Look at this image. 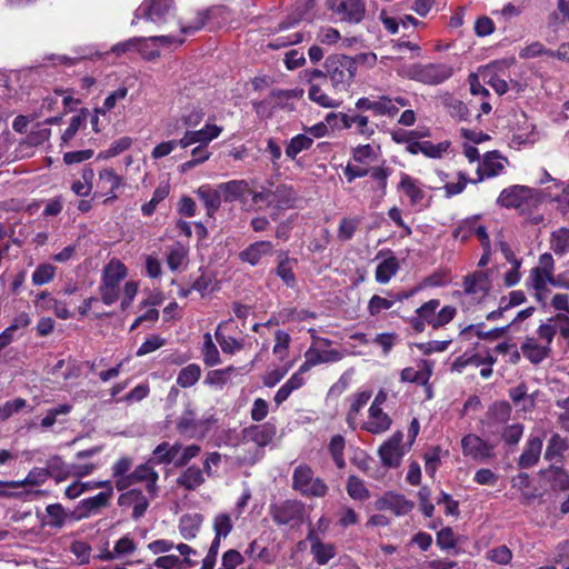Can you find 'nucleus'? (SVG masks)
Here are the masks:
<instances>
[{
	"mask_svg": "<svg viewBox=\"0 0 569 569\" xmlns=\"http://www.w3.org/2000/svg\"><path fill=\"white\" fill-rule=\"evenodd\" d=\"M251 201L253 204H263L271 208L270 217L272 220L278 219V211L292 208L297 201V192L291 186L279 183L276 184L267 181L260 187V190L251 192Z\"/></svg>",
	"mask_w": 569,
	"mask_h": 569,
	"instance_id": "obj_1",
	"label": "nucleus"
},
{
	"mask_svg": "<svg viewBox=\"0 0 569 569\" xmlns=\"http://www.w3.org/2000/svg\"><path fill=\"white\" fill-rule=\"evenodd\" d=\"M325 69L331 83V91L335 94H339L348 92L353 83L358 63L352 57L336 53L327 57Z\"/></svg>",
	"mask_w": 569,
	"mask_h": 569,
	"instance_id": "obj_2",
	"label": "nucleus"
},
{
	"mask_svg": "<svg viewBox=\"0 0 569 569\" xmlns=\"http://www.w3.org/2000/svg\"><path fill=\"white\" fill-rule=\"evenodd\" d=\"M555 330L551 323H542L537 329V337H526L520 345L521 355L532 365H539L551 356Z\"/></svg>",
	"mask_w": 569,
	"mask_h": 569,
	"instance_id": "obj_3",
	"label": "nucleus"
},
{
	"mask_svg": "<svg viewBox=\"0 0 569 569\" xmlns=\"http://www.w3.org/2000/svg\"><path fill=\"white\" fill-rule=\"evenodd\" d=\"M541 202V198L537 191L526 186H511L503 189L497 203L503 208H513L520 213L529 212L531 208H537Z\"/></svg>",
	"mask_w": 569,
	"mask_h": 569,
	"instance_id": "obj_4",
	"label": "nucleus"
},
{
	"mask_svg": "<svg viewBox=\"0 0 569 569\" xmlns=\"http://www.w3.org/2000/svg\"><path fill=\"white\" fill-rule=\"evenodd\" d=\"M400 76L425 84H439L452 76V68L446 63H415L405 67Z\"/></svg>",
	"mask_w": 569,
	"mask_h": 569,
	"instance_id": "obj_5",
	"label": "nucleus"
},
{
	"mask_svg": "<svg viewBox=\"0 0 569 569\" xmlns=\"http://www.w3.org/2000/svg\"><path fill=\"white\" fill-rule=\"evenodd\" d=\"M292 489L305 497H325L328 486L318 477L308 465H299L292 475Z\"/></svg>",
	"mask_w": 569,
	"mask_h": 569,
	"instance_id": "obj_6",
	"label": "nucleus"
},
{
	"mask_svg": "<svg viewBox=\"0 0 569 569\" xmlns=\"http://www.w3.org/2000/svg\"><path fill=\"white\" fill-rule=\"evenodd\" d=\"M173 11V0H143L133 13L131 26L138 24L141 19L158 26L163 24Z\"/></svg>",
	"mask_w": 569,
	"mask_h": 569,
	"instance_id": "obj_7",
	"label": "nucleus"
},
{
	"mask_svg": "<svg viewBox=\"0 0 569 569\" xmlns=\"http://www.w3.org/2000/svg\"><path fill=\"white\" fill-rule=\"evenodd\" d=\"M305 503L300 500H286L270 506V515L277 525H299L303 520Z\"/></svg>",
	"mask_w": 569,
	"mask_h": 569,
	"instance_id": "obj_8",
	"label": "nucleus"
},
{
	"mask_svg": "<svg viewBox=\"0 0 569 569\" xmlns=\"http://www.w3.org/2000/svg\"><path fill=\"white\" fill-rule=\"evenodd\" d=\"M402 431H396L387 441L380 446L378 455L386 467L396 468L400 465L402 457L409 449L406 445L402 443Z\"/></svg>",
	"mask_w": 569,
	"mask_h": 569,
	"instance_id": "obj_9",
	"label": "nucleus"
},
{
	"mask_svg": "<svg viewBox=\"0 0 569 569\" xmlns=\"http://www.w3.org/2000/svg\"><path fill=\"white\" fill-rule=\"evenodd\" d=\"M328 7L349 22H359L365 16V4L361 0H328Z\"/></svg>",
	"mask_w": 569,
	"mask_h": 569,
	"instance_id": "obj_10",
	"label": "nucleus"
},
{
	"mask_svg": "<svg viewBox=\"0 0 569 569\" xmlns=\"http://www.w3.org/2000/svg\"><path fill=\"white\" fill-rule=\"evenodd\" d=\"M461 448L465 456L475 460L481 461L493 456V447L472 433L462 438Z\"/></svg>",
	"mask_w": 569,
	"mask_h": 569,
	"instance_id": "obj_11",
	"label": "nucleus"
},
{
	"mask_svg": "<svg viewBox=\"0 0 569 569\" xmlns=\"http://www.w3.org/2000/svg\"><path fill=\"white\" fill-rule=\"evenodd\" d=\"M219 192H222L224 202L239 201L243 204L247 202V197L253 192L250 183L244 179L221 182L219 183Z\"/></svg>",
	"mask_w": 569,
	"mask_h": 569,
	"instance_id": "obj_12",
	"label": "nucleus"
},
{
	"mask_svg": "<svg viewBox=\"0 0 569 569\" xmlns=\"http://www.w3.org/2000/svg\"><path fill=\"white\" fill-rule=\"evenodd\" d=\"M307 540L310 542V552L319 566L327 565L332 558L336 557V546L333 543L322 542L315 529L311 528L309 530Z\"/></svg>",
	"mask_w": 569,
	"mask_h": 569,
	"instance_id": "obj_13",
	"label": "nucleus"
},
{
	"mask_svg": "<svg viewBox=\"0 0 569 569\" xmlns=\"http://www.w3.org/2000/svg\"><path fill=\"white\" fill-rule=\"evenodd\" d=\"M137 550V543L128 535L121 537L113 546V549L103 548L99 553L93 556V559L101 561H113L123 559L132 555Z\"/></svg>",
	"mask_w": 569,
	"mask_h": 569,
	"instance_id": "obj_14",
	"label": "nucleus"
},
{
	"mask_svg": "<svg viewBox=\"0 0 569 569\" xmlns=\"http://www.w3.org/2000/svg\"><path fill=\"white\" fill-rule=\"evenodd\" d=\"M419 369H413L411 367H407L401 370L400 379L403 382H415L421 386L427 387L428 398H431L430 387L428 386V381L433 371V363L429 360H422L418 365Z\"/></svg>",
	"mask_w": 569,
	"mask_h": 569,
	"instance_id": "obj_15",
	"label": "nucleus"
},
{
	"mask_svg": "<svg viewBox=\"0 0 569 569\" xmlns=\"http://www.w3.org/2000/svg\"><path fill=\"white\" fill-rule=\"evenodd\" d=\"M356 108L359 110H371L376 116L395 117L399 108L393 104V100L387 96L379 97L377 100L369 98H360L356 102Z\"/></svg>",
	"mask_w": 569,
	"mask_h": 569,
	"instance_id": "obj_16",
	"label": "nucleus"
},
{
	"mask_svg": "<svg viewBox=\"0 0 569 569\" xmlns=\"http://www.w3.org/2000/svg\"><path fill=\"white\" fill-rule=\"evenodd\" d=\"M120 507H131L132 518H141L149 507V499L138 489H131L121 493L118 498Z\"/></svg>",
	"mask_w": 569,
	"mask_h": 569,
	"instance_id": "obj_17",
	"label": "nucleus"
},
{
	"mask_svg": "<svg viewBox=\"0 0 569 569\" xmlns=\"http://www.w3.org/2000/svg\"><path fill=\"white\" fill-rule=\"evenodd\" d=\"M505 159L501 158L497 151L487 152L483 160L477 166V176L478 178L472 180V183H477L482 181L486 177H496L503 169Z\"/></svg>",
	"mask_w": 569,
	"mask_h": 569,
	"instance_id": "obj_18",
	"label": "nucleus"
},
{
	"mask_svg": "<svg viewBox=\"0 0 569 569\" xmlns=\"http://www.w3.org/2000/svg\"><path fill=\"white\" fill-rule=\"evenodd\" d=\"M113 497V490H106L98 495L83 499L79 502L78 510L80 511L79 518H89L97 515L101 509L107 508Z\"/></svg>",
	"mask_w": 569,
	"mask_h": 569,
	"instance_id": "obj_19",
	"label": "nucleus"
},
{
	"mask_svg": "<svg viewBox=\"0 0 569 569\" xmlns=\"http://www.w3.org/2000/svg\"><path fill=\"white\" fill-rule=\"evenodd\" d=\"M272 252V242L262 240L249 244L240 252L239 258L241 261L247 262L250 266H257L262 258L271 256Z\"/></svg>",
	"mask_w": 569,
	"mask_h": 569,
	"instance_id": "obj_20",
	"label": "nucleus"
},
{
	"mask_svg": "<svg viewBox=\"0 0 569 569\" xmlns=\"http://www.w3.org/2000/svg\"><path fill=\"white\" fill-rule=\"evenodd\" d=\"M391 423V418L381 408L370 407L368 420L362 428L370 433L380 435L389 430Z\"/></svg>",
	"mask_w": 569,
	"mask_h": 569,
	"instance_id": "obj_21",
	"label": "nucleus"
},
{
	"mask_svg": "<svg viewBox=\"0 0 569 569\" xmlns=\"http://www.w3.org/2000/svg\"><path fill=\"white\" fill-rule=\"evenodd\" d=\"M377 507L380 510H390L396 516H403L412 510L413 503L401 495L388 493L377 501Z\"/></svg>",
	"mask_w": 569,
	"mask_h": 569,
	"instance_id": "obj_22",
	"label": "nucleus"
},
{
	"mask_svg": "<svg viewBox=\"0 0 569 569\" xmlns=\"http://www.w3.org/2000/svg\"><path fill=\"white\" fill-rule=\"evenodd\" d=\"M206 482V475L196 465L186 468L177 478L176 483L188 491H194Z\"/></svg>",
	"mask_w": 569,
	"mask_h": 569,
	"instance_id": "obj_23",
	"label": "nucleus"
},
{
	"mask_svg": "<svg viewBox=\"0 0 569 569\" xmlns=\"http://www.w3.org/2000/svg\"><path fill=\"white\" fill-rule=\"evenodd\" d=\"M158 472L149 463L140 465L131 472V479H133L134 483L147 482L146 488L151 499L156 498L158 493Z\"/></svg>",
	"mask_w": 569,
	"mask_h": 569,
	"instance_id": "obj_24",
	"label": "nucleus"
},
{
	"mask_svg": "<svg viewBox=\"0 0 569 569\" xmlns=\"http://www.w3.org/2000/svg\"><path fill=\"white\" fill-rule=\"evenodd\" d=\"M441 106L447 112L457 121H467L470 118V112L467 104L453 97L451 93H443L439 97Z\"/></svg>",
	"mask_w": 569,
	"mask_h": 569,
	"instance_id": "obj_25",
	"label": "nucleus"
},
{
	"mask_svg": "<svg viewBox=\"0 0 569 569\" xmlns=\"http://www.w3.org/2000/svg\"><path fill=\"white\" fill-rule=\"evenodd\" d=\"M219 184L216 188H211L208 184L201 186L197 190V196L203 202L207 214L209 217H213V214L219 210L221 206V201L223 200L222 192H219Z\"/></svg>",
	"mask_w": 569,
	"mask_h": 569,
	"instance_id": "obj_26",
	"label": "nucleus"
},
{
	"mask_svg": "<svg viewBox=\"0 0 569 569\" xmlns=\"http://www.w3.org/2000/svg\"><path fill=\"white\" fill-rule=\"evenodd\" d=\"M465 292L468 295H475L477 297H483L490 290V281L486 272L477 271L465 278L463 281Z\"/></svg>",
	"mask_w": 569,
	"mask_h": 569,
	"instance_id": "obj_27",
	"label": "nucleus"
},
{
	"mask_svg": "<svg viewBox=\"0 0 569 569\" xmlns=\"http://www.w3.org/2000/svg\"><path fill=\"white\" fill-rule=\"evenodd\" d=\"M242 433L244 442H252L259 448L267 446L273 437V431L268 425L250 426L244 428Z\"/></svg>",
	"mask_w": 569,
	"mask_h": 569,
	"instance_id": "obj_28",
	"label": "nucleus"
},
{
	"mask_svg": "<svg viewBox=\"0 0 569 569\" xmlns=\"http://www.w3.org/2000/svg\"><path fill=\"white\" fill-rule=\"evenodd\" d=\"M337 94L328 93L320 83L311 82L308 97L309 99L323 108H338L341 106L342 101L336 97Z\"/></svg>",
	"mask_w": 569,
	"mask_h": 569,
	"instance_id": "obj_29",
	"label": "nucleus"
},
{
	"mask_svg": "<svg viewBox=\"0 0 569 569\" xmlns=\"http://www.w3.org/2000/svg\"><path fill=\"white\" fill-rule=\"evenodd\" d=\"M541 449L542 440L538 437L530 438L526 443L523 452L519 457L518 466L522 469L535 466L539 460Z\"/></svg>",
	"mask_w": 569,
	"mask_h": 569,
	"instance_id": "obj_30",
	"label": "nucleus"
},
{
	"mask_svg": "<svg viewBox=\"0 0 569 569\" xmlns=\"http://www.w3.org/2000/svg\"><path fill=\"white\" fill-rule=\"evenodd\" d=\"M48 471L43 468H33L23 480L0 481V487L21 488L24 486H39L48 479Z\"/></svg>",
	"mask_w": 569,
	"mask_h": 569,
	"instance_id": "obj_31",
	"label": "nucleus"
},
{
	"mask_svg": "<svg viewBox=\"0 0 569 569\" xmlns=\"http://www.w3.org/2000/svg\"><path fill=\"white\" fill-rule=\"evenodd\" d=\"M345 449L346 439L342 435L332 436L327 445V450L338 469L346 467Z\"/></svg>",
	"mask_w": 569,
	"mask_h": 569,
	"instance_id": "obj_32",
	"label": "nucleus"
},
{
	"mask_svg": "<svg viewBox=\"0 0 569 569\" xmlns=\"http://www.w3.org/2000/svg\"><path fill=\"white\" fill-rule=\"evenodd\" d=\"M528 282L532 289H546L548 283H551L552 286L556 287H565L569 289V282L561 283L559 280H555L552 274L538 270L536 268L531 269Z\"/></svg>",
	"mask_w": 569,
	"mask_h": 569,
	"instance_id": "obj_33",
	"label": "nucleus"
},
{
	"mask_svg": "<svg viewBox=\"0 0 569 569\" xmlns=\"http://www.w3.org/2000/svg\"><path fill=\"white\" fill-rule=\"evenodd\" d=\"M368 174L376 182L372 190L378 193V201H380L387 193V181L391 174V170L383 166L371 167L369 168Z\"/></svg>",
	"mask_w": 569,
	"mask_h": 569,
	"instance_id": "obj_34",
	"label": "nucleus"
},
{
	"mask_svg": "<svg viewBox=\"0 0 569 569\" xmlns=\"http://www.w3.org/2000/svg\"><path fill=\"white\" fill-rule=\"evenodd\" d=\"M296 263V259L289 258L287 253H281L279 263L276 268L277 276L290 288L296 286V277L292 271Z\"/></svg>",
	"mask_w": 569,
	"mask_h": 569,
	"instance_id": "obj_35",
	"label": "nucleus"
},
{
	"mask_svg": "<svg viewBox=\"0 0 569 569\" xmlns=\"http://www.w3.org/2000/svg\"><path fill=\"white\" fill-rule=\"evenodd\" d=\"M547 196L558 202L559 208L567 212L569 211V184L556 181L552 186L547 188Z\"/></svg>",
	"mask_w": 569,
	"mask_h": 569,
	"instance_id": "obj_36",
	"label": "nucleus"
},
{
	"mask_svg": "<svg viewBox=\"0 0 569 569\" xmlns=\"http://www.w3.org/2000/svg\"><path fill=\"white\" fill-rule=\"evenodd\" d=\"M127 276L126 266L118 259H112L104 268L102 281L117 284Z\"/></svg>",
	"mask_w": 569,
	"mask_h": 569,
	"instance_id": "obj_37",
	"label": "nucleus"
},
{
	"mask_svg": "<svg viewBox=\"0 0 569 569\" xmlns=\"http://www.w3.org/2000/svg\"><path fill=\"white\" fill-rule=\"evenodd\" d=\"M202 523L201 515H184L180 519L179 530L184 539H192L199 532Z\"/></svg>",
	"mask_w": 569,
	"mask_h": 569,
	"instance_id": "obj_38",
	"label": "nucleus"
},
{
	"mask_svg": "<svg viewBox=\"0 0 569 569\" xmlns=\"http://www.w3.org/2000/svg\"><path fill=\"white\" fill-rule=\"evenodd\" d=\"M399 189L410 199L411 204L419 203L425 197V192L417 181L408 174H402Z\"/></svg>",
	"mask_w": 569,
	"mask_h": 569,
	"instance_id": "obj_39",
	"label": "nucleus"
},
{
	"mask_svg": "<svg viewBox=\"0 0 569 569\" xmlns=\"http://www.w3.org/2000/svg\"><path fill=\"white\" fill-rule=\"evenodd\" d=\"M236 371L233 366L223 369L211 370L207 373L204 383L211 387L222 389L230 380L232 373Z\"/></svg>",
	"mask_w": 569,
	"mask_h": 569,
	"instance_id": "obj_40",
	"label": "nucleus"
},
{
	"mask_svg": "<svg viewBox=\"0 0 569 569\" xmlns=\"http://www.w3.org/2000/svg\"><path fill=\"white\" fill-rule=\"evenodd\" d=\"M307 352L316 366L328 362H338L343 358V353L336 349H325L310 347Z\"/></svg>",
	"mask_w": 569,
	"mask_h": 569,
	"instance_id": "obj_41",
	"label": "nucleus"
},
{
	"mask_svg": "<svg viewBox=\"0 0 569 569\" xmlns=\"http://www.w3.org/2000/svg\"><path fill=\"white\" fill-rule=\"evenodd\" d=\"M201 377V368L197 363H190L182 368L177 377V383L181 388H190L194 386Z\"/></svg>",
	"mask_w": 569,
	"mask_h": 569,
	"instance_id": "obj_42",
	"label": "nucleus"
},
{
	"mask_svg": "<svg viewBox=\"0 0 569 569\" xmlns=\"http://www.w3.org/2000/svg\"><path fill=\"white\" fill-rule=\"evenodd\" d=\"M305 385V378L300 377V375H292L289 380L280 387L277 391L273 400L279 406L284 402L289 396L295 391L300 389Z\"/></svg>",
	"mask_w": 569,
	"mask_h": 569,
	"instance_id": "obj_43",
	"label": "nucleus"
},
{
	"mask_svg": "<svg viewBox=\"0 0 569 569\" xmlns=\"http://www.w3.org/2000/svg\"><path fill=\"white\" fill-rule=\"evenodd\" d=\"M305 385V378L300 377V375H292L289 380L280 387L277 391L273 400L279 406L284 402L289 396L295 391L300 389Z\"/></svg>",
	"mask_w": 569,
	"mask_h": 569,
	"instance_id": "obj_44",
	"label": "nucleus"
},
{
	"mask_svg": "<svg viewBox=\"0 0 569 569\" xmlns=\"http://www.w3.org/2000/svg\"><path fill=\"white\" fill-rule=\"evenodd\" d=\"M399 269L398 260L389 257L381 261L376 269V280L379 283H387L397 273Z\"/></svg>",
	"mask_w": 569,
	"mask_h": 569,
	"instance_id": "obj_45",
	"label": "nucleus"
},
{
	"mask_svg": "<svg viewBox=\"0 0 569 569\" xmlns=\"http://www.w3.org/2000/svg\"><path fill=\"white\" fill-rule=\"evenodd\" d=\"M550 248L557 256L569 251V228H560L551 233Z\"/></svg>",
	"mask_w": 569,
	"mask_h": 569,
	"instance_id": "obj_46",
	"label": "nucleus"
},
{
	"mask_svg": "<svg viewBox=\"0 0 569 569\" xmlns=\"http://www.w3.org/2000/svg\"><path fill=\"white\" fill-rule=\"evenodd\" d=\"M460 232H465L462 238H465L471 233H475L478 237V239L480 240L483 249H488L490 246V239H489L486 228L483 226H476V222L473 220L463 222L456 231V237Z\"/></svg>",
	"mask_w": 569,
	"mask_h": 569,
	"instance_id": "obj_47",
	"label": "nucleus"
},
{
	"mask_svg": "<svg viewBox=\"0 0 569 569\" xmlns=\"http://www.w3.org/2000/svg\"><path fill=\"white\" fill-rule=\"evenodd\" d=\"M212 528L214 531V538H227L233 529L231 515L227 512H219L216 515L212 521Z\"/></svg>",
	"mask_w": 569,
	"mask_h": 569,
	"instance_id": "obj_48",
	"label": "nucleus"
},
{
	"mask_svg": "<svg viewBox=\"0 0 569 569\" xmlns=\"http://www.w3.org/2000/svg\"><path fill=\"white\" fill-rule=\"evenodd\" d=\"M313 143V139L306 134H297L289 141L286 148V156L290 159H296V157L305 150L311 148Z\"/></svg>",
	"mask_w": 569,
	"mask_h": 569,
	"instance_id": "obj_49",
	"label": "nucleus"
},
{
	"mask_svg": "<svg viewBox=\"0 0 569 569\" xmlns=\"http://www.w3.org/2000/svg\"><path fill=\"white\" fill-rule=\"evenodd\" d=\"M46 469L48 471V477H53L58 481H62L71 477L70 465L64 463L60 457H52L48 461V467Z\"/></svg>",
	"mask_w": 569,
	"mask_h": 569,
	"instance_id": "obj_50",
	"label": "nucleus"
},
{
	"mask_svg": "<svg viewBox=\"0 0 569 569\" xmlns=\"http://www.w3.org/2000/svg\"><path fill=\"white\" fill-rule=\"evenodd\" d=\"M196 140V143L201 146H208L213 139L218 138L222 132V127L217 124L207 123L199 130H191Z\"/></svg>",
	"mask_w": 569,
	"mask_h": 569,
	"instance_id": "obj_51",
	"label": "nucleus"
},
{
	"mask_svg": "<svg viewBox=\"0 0 569 569\" xmlns=\"http://www.w3.org/2000/svg\"><path fill=\"white\" fill-rule=\"evenodd\" d=\"M224 326V322L220 323L214 332L216 340L221 347V350L224 353H236L237 351H240L243 347V345L238 341L237 339L232 337H227L222 332V327Z\"/></svg>",
	"mask_w": 569,
	"mask_h": 569,
	"instance_id": "obj_52",
	"label": "nucleus"
},
{
	"mask_svg": "<svg viewBox=\"0 0 569 569\" xmlns=\"http://www.w3.org/2000/svg\"><path fill=\"white\" fill-rule=\"evenodd\" d=\"M203 362L208 367H213L220 363V355L212 341V337L209 332L203 335V347H202Z\"/></svg>",
	"mask_w": 569,
	"mask_h": 569,
	"instance_id": "obj_53",
	"label": "nucleus"
},
{
	"mask_svg": "<svg viewBox=\"0 0 569 569\" xmlns=\"http://www.w3.org/2000/svg\"><path fill=\"white\" fill-rule=\"evenodd\" d=\"M348 495L356 500H366L369 498V490L365 482L357 476H349L346 486Z\"/></svg>",
	"mask_w": 569,
	"mask_h": 569,
	"instance_id": "obj_54",
	"label": "nucleus"
},
{
	"mask_svg": "<svg viewBox=\"0 0 569 569\" xmlns=\"http://www.w3.org/2000/svg\"><path fill=\"white\" fill-rule=\"evenodd\" d=\"M569 448L568 442L565 438L559 435H553L549 443L547 446L545 458L547 460H552L555 458L561 457L562 453Z\"/></svg>",
	"mask_w": 569,
	"mask_h": 569,
	"instance_id": "obj_55",
	"label": "nucleus"
},
{
	"mask_svg": "<svg viewBox=\"0 0 569 569\" xmlns=\"http://www.w3.org/2000/svg\"><path fill=\"white\" fill-rule=\"evenodd\" d=\"M56 274V267L50 263L39 264L32 273L31 281L34 286L49 283Z\"/></svg>",
	"mask_w": 569,
	"mask_h": 569,
	"instance_id": "obj_56",
	"label": "nucleus"
},
{
	"mask_svg": "<svg viewBox=\"0 0 569 569\" xmlns=\"http://www.w3.org/2000/svg\"><path fill=\"white\" fill-rule=\"evenodd\" d=\"M47 515H48V525L52 528H61L66 523L67 520V512L62 505L60 503H52L47 506L46 508Z\"/></svg>",
	"mask_w": 569,
	"mask_h": 569,
	"instance_id": "obj_57",
	"label": "nucleus"
},
{
	"mask_svg": "<svg viewBox=\"0 0 569 569\" xmlns=\"http://www.w3.org/2000/svg\"><path fill=\"white\" fill-rule=\"evenodd\" d=\"M169 194V187L168 186H159L152 194V198L149 202L144 203L141 207V211L144 216L149 217L151 216L156 209L157 206L164 200Z\"/></svg>",
	"mask_w": 569,
	"mask_h": 569,
	"instance_id": "obj_58",
	"label": "nucleus"
},
{
	"mask_svg": "<svg viewBox=\"0 0 569 569\" xmlns=\"http://www.w3.org/2000/svg\"><path fill=\"white\" fill-rule=\"evenodd\" d=\"M71 409H72V407L68 403L59 405L56 408L49 409L47 411L46 417L42 418V420H41V427L44 429H49L57 422L59 416L69 415Z\"/></svg>",
	"mask_w": 569,
	"mask_h": 569,
	"instance_id": "obj_59",
	"label": "nucleus"
},
{
	"mask_svg": "<svg viewBox=\"0 0 569 569\" xmlns=\"http://www.w3.org/2000/svg\"><path fill=\"white\" fill-rule=\"evenodd\" d=\"M86 110H81V114L71 118L69 127L61 136L62 144H68L77 134L80 127L86 122Z\"/></svg>",
	"mask_w": 569,
	"mask_h": 569,
	"instance_id": "obj_60",
	"label": "nucleus"
},
{
	"mask_svg": "<svg viewBox=\"0 0 569 569\" xmlns=\"http://www.w3.org/2000/svg\"><path fill=\"white\" fill-rule=\"evenodd\" d=\"M449 147V141H441L437 144L432 143L431 141H423L422 154H425L428 158L440 159L448 151Z\"/></svg>",
	"mask_w": 569,
	"mask_h": 569,
	"instance_id": "obj_61",
	"label": "nucleus"
},
{
	"mask_svg": "<svg viewBox=\"0 0 569 569\" xmlns=\"http://www.w3.org/2000/svg\"><path fill=\"white\" fill-rule=\"evenodd\" d=\"M482 77H483L485 83L490 86L499 96H502L508 91V89H509L508 82L505 79L497 76L496 73L486 71L482 74Z\"/></svg>",
	"mask_w": 569,
	"mask_h": 569,
	"instance_id": "obj_62",
	"label": "nucleus"
},
{
	"mask_svg": "<svg viewBox=\"0 0 569 569\" xmlns=\"http://www.w3.org/2000/svg\"><path fill=\"white\" fill-rule=\"evenodd\" d=\"M486 557L496 563L507 565L512 559V552L507 546H499L489 550Z\"/></svg>",
	"mask_w": 569,
	"mask_h": 569,
	"instance_id": "obj_63",
	"label": "nucleus"
},
{
	"mask_svg": "<svg viewBox=\"0 0 569 569\" xmlns=\"http://www.w3.org/2000/svg\"><path fill=\"white\" fill-rule=\"evenodd\" d=\"M186 257L187 250L181 244L172 247L167 258L168 267L171 270H177L183 263Z\"/></svg>",
	"mask_w": 569,
	"mask_h": 569,
	"instance_id": "obj_64",
	"label": "nucleus"
}]
</instances>
